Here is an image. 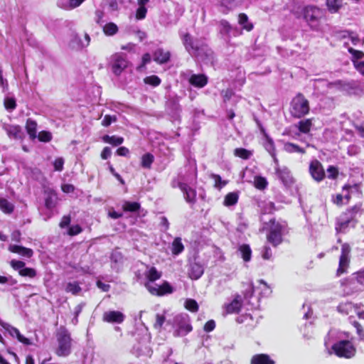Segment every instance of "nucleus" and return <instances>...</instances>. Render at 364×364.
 I'll return each instance as SVG.
<instances>
[{"instance_id":"f257e3e1","label":"nucleus","mask_w":364,"mask_h":364,"mask_svg":"<svg viewBox=\"0 0 364 364\" xmlns=\"http://www.w3.org/2000/svg\"><path fill=\"white\" fill-rule=\"evenodd\" d=\"M362 210V204L357 203L353 206L346 209L336 218L335 230L336 233H346L348 228L351 225L354 228L358 223L356 215Z\"/></svg>"},{"instance_id":"f03ea898","label":"nucleus","mask_w":364,"mask_h":364,"mask_svg":"<svg viewBox=\"0 0 364 364\" xmlns=\"http://www.w3.org/2000/svg\"><path fill=\"white\" fill-rule=\"evenodd\" d=\"M303 18L311 30H317L321 19L325 17V11L318 6L308 5L301 10Z\"/></svg>"},{"instance_id":"7ed1b4c3","label":"nucleus","mask_w":364,"mask_h":364,"mask_svg":"<svg viewBox=\"0 0 364 364\" xmlns=\"http://www.w3.org/2000/svg\"><path fill=\"white\" fill-rule=\"evenodd\" d=\"M310 105L305 96L299 92L290 102L289 112L296 119H301L309 113Z\"/></svg>"},{"instance_id":"20e7f679","label":"nucleus","mask_w":364,"mask_h":364,"mask_svg":"<svg viewBox=\"0 0 364 364\" xmlns=\"http://www.w3.org/2000/svg\"><path fill=\"white\" fill-rule=\"evenodd\" d=\"M265 225L268 227L269 232L267 235V240L274 247H277L283 242L284 226L276 218H271Z\"/></svg>"},{"instance_id":"39448f33","label":"nucleus","mask_w":364,"mask_h":364,"mask_svg":"<svg viewBox=\"0 0 364 364\" xmlns=\"http://www.w3.org/2000/svg\"><path fill=\"white\" fill-rule=\"evenodd\" d=\"M58 347L55 353L58 356H68L71 353V337L65 327H61L56 335Z\"/></svg>"},{"instance_id":"423d86ee","label":"nucleus","mask_w":364,"mask_h":364,"mask_svg":"<svg viewBox=\"0 0 364 364\" xmlns=\"http://www.w3.org/2000/svg\"><path fill=\"white\" fill-rule=\"evenodd\" d=\"M332 350L339 358H351L356 353V348L351 341L342 340L332 346Z\"/></svg>"},{"instance_id":"0eeeda50","label":"nucleus","mask_w":364,"mask_h":364,"mask_svg":"<svg viewBox=\"0 0 364 364\" xmlns=\"http://www.w3.org/2000/svg\"><path fill=\"white\" fill-rule=\"evenodd\" d=\"M350 245L345 242L341 245V255L339 257L338 267L336 269V274L337 277H340L343 274L348 272V269L350 267Z\"/></svg>"},{"instance_id":"6e6552de","label":"nucleus","mask_w":364,"mask_h":364,"mask_svg":"<svg viewBox=\"0 0 364 364\" xmlns=\"http://www.w3.org/2000/svg\"><path fill=\"white\" fill-rule=\"evenodd\" d=\"M112 70L116 75H119L128 66L127 57L124 53H116L111 57Z\"/></svg>"},{"instance_id":"1a4fd4ad","label":"nucleus","mask_w":364,"mask_h":364,"mask_svg":"<svg viewBox=\"0 0 364 364\" xmlns=\"http://www.w3.org/2000/svg\"><path fill=\"white\" fill-rule=\"evenodd\" d=\"M309 171L312 178L318 183L321 182L326 178L324 168L317 159H314L310 162Z\"/></svg>"},{"instance_id":"9d476101","label":"nucleus","mask_w":364,"mask_h":364,"mask_svg":"<svg viewBox=\"0 0 364 364\" xmlns=\"http://www.w3.org/2000/svg\"><path fill=\"white\" fill-rule=\"evenodd\" d=\"M178 186L183 193L185 200L191 205L196 202L197 192L196 189L191 188L188 184L183 182H179Z\"/></svg>"},{"instance_id":"9b49d317","label":"nucleus","mask_w":364,"mask_h":364,"mask_svg":"<svg viewBox=\"0 0 364 364\" xmlns=\"http://www.w3.org/2000/svg\"><path fill=\"white\" fill-rule=\"evenodd\" d=\"M149 292L154 296H162L166 294H169L173 293V289L171 285L166 281H164L161 285L158 287H154L152 286L146 285Z\"/></svg>"},{"instance_id":"f8f14e48","label":"nucleus","mask_w":364,"mask_h":364,"mask_svg":"<svg viewBox=\"0 0 364 364\" xmlns=\"http://www.w3.org/2000/svg\"><path fill=\"white\" fill-rule=\"evenodd\" d=\"M124 318V315L121 311H109L103 314L102 320L107 323H122Z\"/></svg>"},{"instance_id":"ddd939ff","label":"nucleus","mask_w":364,"mask_h":364,"mask_svg":"<svg viewBox=\"0 0 364 364\" xmlns=\"http://www.w3.org/2000/svg\"><path fill=\"white\" fill-rule=\"evenodd\" d=\"M242 299L241 296L237 294L230 303L225 304V309L228 314H239L242 309Z\"/></svg>"},{"instance_id":"4468645a","label":"nucleus","mask_w":364,"mask_h":364,"mask_svg":"<svg viewBox=\"0 0 364 364\" xmlns=\"http://www.w3.org/2000/svg\"><path fill=\"white\" fill-rule=\"evenodd\" d=\"M337 309L341 314L344 315H348L353 312H355L360 318L361 315L364 314V312H358V306L351 301L342 302L338 306Z\"/></svg>"},{"instance_id":"2eb2a0df","label":"nucleus","mask_w":364,"mask_h":364,"mask_svg":"<svg viewBox=\"0 0 364 364\" xmlns=\"http://www.w3.org/2000/svg\"><path fill=\"white\" fill-rule=\"evenodd\" d=\"M45 206L48 210H53L58 203V194L55 191L48 188L44 191Z\"/></svg>"},{"instance_id":"dca6fc26","label":"nucleus","mask_w":364,"mask_h":364,"mask_svg":"<svg viewBox=\"0 0 364 364\" xmlns=\"http://www.w3.org/2000/svg\"><path fill=\"white\" fill-rule=\"evenodd\" d=\"M188 81L191 85L202 88L208 84V79L204 74H193L190 77Z\"/></svg>"},{"instance_id":"f3484780","label":"nucleus","mask_w":364,"mask_h":364,"mask_svg":"<svg viewBox=\"0 0 364 364\" xmlns=\"http://www.w3.org/2000/svg\"><path fill=\"white\" fill-rule=\"evenodd\" d=\"M4 328L9 333L11 336H16L18 341L24 345H31V341L28 338L24 337L16 327L11 326L9 324L3 326Z\"/></svg>"},{"instance_id":"a211bd4d","label":"nucleus","mask_w":364,"mask_h":364,"mask_svg":"<svg viewBox=\"0 0 364 364\" xmlns=\"http://www.w3.org/2000/svg\"><path fill=\"white\" fill-rule=\"evenodd\" d=\"M171 53L163 48L156 49L153 53L154 60L159 64H164L169 61Z\"/></svg>"},{"instance_id":"6ab92c4d","label":"nucleus","mask_w":364,"mask_h":364,"mask_svg":"<svg viewBox=\"0 0 364 364\" xmlns=\"http://www.w3.org/2000/svg\"><path fill=\"white\" fill-rule=\"evenodd\" d=\"M250 364H275V361L268 354L258 353L252 357Z\"/></svg>"},{"instance_id":"aec40b11","label":"nucleus","mask_w":364,"mask_h":364,"mask_svg":"<svg viewBox=\"0 0 364 364\" xmlns=\"http://www.w3.org/2000/svg\"><path fill=\"white\" fill-rule=\"evenodd\" d=\"M204 272V269L202 264L198 262H194L191 264L188 270V276L191 279H198Z\"/></svg>"},{"instance_id":"412c9836","label":"nucleus","mask_w":364,"mask_h":364,"mask_svg":"<svg viewBox=\"0 0 364 364\" xmlns=\"http://www.w3.org/2000/svg\"><path fill=\"white\" fill-rule=\"evenodd\" d=\"M275 173L284 184L287 185L292 182L291 172L287 168L277 167L275 169Z\"/></svg>"},{"instance_id":"4be33fe9","label":"nucleus","mask_w":364,"mask_h":364,"mask_svg":"<svg viewBox=\"0 0 364 364\" xmlns=\"http://www.w3.org/2000/svg\"><path fill=\"white\" fill-rule=\"evenodd\" d=\"M9 250L27 258H31L33 255V250L17 245H10Z\"/></svg>"},{"instance_id":"5701e85b","label":"nucleus","mask_w":364,"mask_h":364,"mask_svg":"<svg viewBox=\"0 0 364 364\" xmlns=\"http://www.w3.org/2000/svg\"><path fill=\"white\" fill-rule=\"evenodd\" d=\"M182 41L186 50L188 52H198L199 47L196 46L190 33H186L182 37Z\"/></svg>"},{"instance_id":"b1692460","label":"nucleus","mask_w":364,"mask_h":364,"mask_svg":"<svg viewBox=\"0 0 364 364\" xmlns=\"http://www.w3.org/2000/svg\"><path fill=\"white\" fill-rule=\"evenodd\" d=\"M264 136L266 139V142L264 145L265 149L273 158L274 162L278 163V160L276 156V148L273 139L267 133H264Z\"/></svg>"},{"instance_id":"393cba45","label":"nucleus","mask_w":364,"mask_h":364,"mask_svg":"<svg viewBox=\"0 0 364 364\" xmlns=\"http://www.w3.org/2000/svg\"><path fill=\"white\" fill-rule=\"evenodd\" d=\"M178 326V329L174 332L175 336H186L193 330L191 324L186 321H181Z\"/></svg>"},{"instance_id":"a878e982","label":"nucleus","mask_w":364,"mask_h":364,"mask_svg":"<svg viewBox=\"0 0 364 364\" xmlns=\"http://www.w3.org/2000/svg\"><path fill=\"white\" fill-rule=\"evenodd\" d=\"M299 131L302 134H308L310 132L313 126L312 119H306L300 120L296 125Z\"/></svg>"},{"instance_id":"bb28decb","label":"nucleus","mask_w":364,"mask_h":364,"mask_svg":"<svg viewBox=\"0 0 364 364\" xmlns=\"http://www.w3.org/2000/svg\"><path fill=\"white\" fill-rule=\"evenodd\" d=\"M102 140L103 141V142L109 144L113 146H119L124 141L122 136H119L116 135L109 136L107 134L102 136Z\"/></svg>"},{"instance_id":"cd10ccee","label":"nucleus","mask_w":364,"mask_h":364,"mask_svg":"<svg viewBox=\"0 0 364 364\" xmlns=\"http://www.w3.org/2000/svg\"><path fill=\"white\" fill-rule=\"evenodd\" d=\"M26 130L30 138L34 139L37 135V123L35 120L28 118L26 123Z\"/></svg>"},{"instance_id":"c85d7f7f","label":"nucleus","mask_w":364,"mask_h":364,"mask_svg":"<svg viewBox=\"0 0 364 364\" xmlns=\"http://www.w3.org/2000/svg\"><path fill=\"white\" fill-rule=\"evenodd\" d=\"M343 0H326V6L328 11L331 14L338 12L343 6Z\"/></svg>"},{"instance_id":"c756f323","label":"nucleus","mask_w":364,"mask_h":364,"mask_svg":"<svg viewBox=\"0 0 364 364\" xmlns=\"http://www.w3.org/2000/svg\"><path fill=\"white\" fill-rule=\"evenodd\" d=\"M238 23L242 26V28L247 31H251L253 29V24L248 21L247 14L241 13L238 15Z\"/></svg>"},{"instance_id":"7c9ffc66","label":"nucleus","mask_w":364,"mask_h":364,"mask_svg":"<svg viewBox=\"0 0 364 364\" xmlns=\"http://www.w3.org/2000/svg\"><path fill=\"white\" fill-rule=\"evenodd\" d=\"M154 161V156L151 153H146L141 158V166L142 168L149 169Z\"/></svg>"},{"instance_id":"2f4dec72","label":"nucleus","mask_w":364,"mask_h":364,"mask_svg":"<svg viewBox=\"0 0 364 364\" xmlns=\"http://www.w3.org/2000/svg\"><path fill=\"white\" fill-rule=\"evenodd\" d=\"M239 195L236 192L228 193L224 199L223 204L225 206H232L235 205L238 202Z\"/></svg>"},{"instance_id":"473e14b6","label":"nucleus","mask_w":364,"mask_h":364,"mask_svg":"<svg viewBox=\"0 0 364 364\" xmlns=\"http://www.w3.org/2000/svg\"><path fill=\"white\" fill-rule=\"evenodd\" d=\"M141 208V205L138 202L124 201L122 205V210L124 212L135 213Z\"/></svg>"},{"instance_id":"72a5a7b5","label":"nucleus","mask_w":364,"mask_h":364,"mask_svg":"<svg viewBox=\"0 0 364 364\" xmlns=\"http://www.w3.org/2000/svg\"><path fill=\"white\" fill-rule=\"evenodd\" d=\"M242 258L245 262H249L252 257V250L249 245L243 244L239 247Z\"/></svg>"},{"instance_id":"f704fd0d","label":"nucleus","mask_w":364,"mask_h":364,"mask_svg":"<svg viewBox=\"0 0 364 364\" xmlns=\"http://www.w3.org/2000/svg\"><path fill=\"white\" fill-rule=\"evenodd\" d=\"M161 272H159L155 267H151L146 273V279L151 282H154L159 279L161 277Z\"/></svg>"},{"instance_id":"c9c22d12","label":"nucleus","mask_w":364,"mask_h":364,"mask_svg":"<svg viewBox=\"0 0 364 364\" xmlns=\"http://www.w3.org/2000/svg\"><path fill=\"white\" fill-rule=\"evenodd\" d=\"M284 150L288 153L297 152L301 154L306 153V151L304 148H301L299 145L291 142H287L284 144Z\"/></svg>"},{"instance_id":"e433bc0d","label":"nucleus","mask_w":364,"mask_h":364,"mask_svg":"<svg viewBox=\"0 0 364 364\" xmlns=\"http://www.w3.org/2000/svg\"><path fill=\"white\" fill-rule=\"evenodd\" d=\"M0 209L6 214L11 213L14 210V205L10 203L7 199L0 198Z\"/></svg>"},{"instance_id":"4c0bfd02","label":"nucleus","mask_w":364,"mask_h":364,"mask_svg":"<svg viewBox=\"0 0 364 364\" xmlns=\"http://www.w3.org/2000/svg\"><path fill=\"white\" fill-rule=\"evenodd\" d=\"M118 26L112 22L106 23L103 27L104 33L108 36H114L118 32Z\"/></svg>"},{"instance_id":"58836bf2","label":"nucleus","mask_w":364,"mask_h":364,"mask_svg":"<svg viewBox=\"0 0 364 364\" xmlns=\"http://www.w3.org/2000/svg\"><path fill=\"white\" fill-rule=\"evenodd\" d=\"M65 291L73 295H77L82 291V288L77 282H68L65 287Z\"/></svg>"},{"instance_id":"ea45409f","label":"nucleus","mask_w":364,"mask_h":364,"mask_svg":"<svg viewBox=\"0 0 364 364\" xmlns=\"http://www.w3.org/2000/svg\"><path fill=\"white\" fill-rule=\"evenodd\" d=\"M234 154L237 157L247 160L250 158L252 154L251 151H249L245 148H237L234 150Z\"/></svg>"},{"instance_id":"a19ab883","label":"nucleus","mask_w":364,"mask_h":364,"mask_svg":"<svg viewBox=\"0 0 364 364\" xmlns=\"http://www.w3.org/2000/svg\"><path fill=\"white\" fill-rule=\"evenodd\" d=\"M348 51L352 55L351 61L354 65V62L360 63L359 60L364 58V53L361 50H355L353 48H348Z\"/></svg>"},{"instance_id":"79ce46f5","label":"nucleus","mask_w":364,"mask_h":364,"mask_svg":"<svg viewBox=\"0 0 364 364\" xmlns=\"http://www.w3.org/2000/svg\"><path fill=\"white\" fill-rule=\"evenodd\" d=\"M184 250L183 245L181 242V240L179 237H176L174 239L172 243V253L173 255H178L181 253Z\"/></svg>"},{"instance_id":"37998d69","label":"nucleus","mask_w":364,"mask_h":364,"mask_svg":"<svg viewBox=\"0 0 364 364\" xmlns=\"http://www.w3.org/2000/svg\"><path fill=\"white\" fill-rule=\"evenodd\" d=\"M144 82L145 84L151 85L153 87H157L161 84V80L157 75H153L146 77L144 79Z\"/></svg>"},{"instance_id":"c03bdc74","label":"nucleus","mask_w":364,"mask_h":364,"mask_svg":"<svg viewBox=\"0 0 364 364\" xmlns=\"http://www.w3.org/2000/svg\"><path fill=\"white\" fill-rule=\"evenodd\" d=\"M185 308L189 311L195 313L198 311L199 306L195 299H188L185 302Z\"/></svg>"},{"instance_id":"a18cd8bd","label":"nucleus","mask_w":364,"mask_h":364,"mask_svg":"<svg viewBox=\"0 0 364 364\" xmlns=\"http://www.w3.org/2000/svg\"><path fill=\"white\" fill-rule=\"evenodd\" d=\"M18 274L21 277L34 278L37 273L35 269L31 267H24L18 272Z\"/></svg>"},{"instance_id":"49530a36","label":"nucleus","mask_w":364,"mask_h":364,"mask_svg":"<svg viewBox=\"0 0 364 364\" xmlns=\"http://www.w3.org/2000/svg\"><path fill=\"white\" fill-rule=\"evenodd\" d=\"M166 321V316L164 314H157L156 315V321L153 324L154 329L158 330L159 332L161 331L162 326Z\"/></svg>"},{"instance_id":"de8ad7c7","label":"nucleus","mask_w":364,"mask_h":364,"mask_svg":"<svg viewBox=\"0 0 364 364\" xmlns=\"http://www.w3.org/2000/svg\"><path fill=\"white\" fill-rule=\"evenodd\" d=\"M254 183L255 187L259 190H264L268 184L266 178L259 176L255 178Z\"/></svg>"},{"instance_id":"09e8293b","label":"nucleus","mask_w":364,"mask_h":364,"mask_svg":"<svg viewBox=\"0 0 364 364\" xmlns=\"http://www.w3.org/2000/svg\"><path fill=\"white\" fill-rule=\"evenodd\" d=\"M210 178L215 181L214 186L217 188L220 189L228 183L227 181H223L220 176L218 174L212 173Z\"/></svg>"},{"instance_id":"8fccbe9b","label":"nucleus","mask_w":364,"mask_h":364,"mask_svg":"<svg viewBox=\"0 0 364 364\" xmlns=\"http://www.w3.org/2000/svg\"><path fill=\"white\" fill-rule=\"evenodd\" d=\"M328 176L329 179L336 180L339 175L338 168L334 166H329L327 168Z\"/></svg>"},{"instance_id":"3c124183","label":"nucleus","mask_w":364,"mask_h":364,"mask_svg":"<svg viewBox=\"0 0 364 364\" xmlns=\"http://www.w3.org/2000/svg\"><path fill=\"white\" fill-rule=\"evenodd\" d=\"M4 105L7 110H14L16 108V100L13 97H6L4 100Z\"/></svg>"},{"instance_id":"603ef678","label":"nucleus","mask_w":364,"mask_h":364,"mask_svg":"<svg viewBox=\"0 0 364 364\" xmlns=\"http://www.w3.org/2000/svg\"><path fill=\"white\" fill-rule=\"evenodd\" d=\"M117 118L116 115L106 114L102 121L101 122L102 126L105 127H109L112 122H117Z\"/></svg>"},{"instance_id":"864d4df0","label":"nucleus","mask_w":364,"mask_h":364,"mask_svg":"<svg viewBox=\"0 0 364 364\" xmlns=\"http://www.w3.org/2000/svg\"><path fill=\"white\" fill-rule=\"evenodd\" d=\"M38 139L42 142H49L52 139V134L48 131H41L38 134Z\"/></svg>"},{"instance_id":"5fc2aeb1","label":"nucleus","mask_w":364,"mask_h":364,"mask_svg":"<svg viewBox=\"0 0 364 364\" xmlns=\"http://www.w3.org/2000/svg\"><path fill=\"white\" fill-rule=\"evenodd\" d=\"M147 14V9L146 6H139L136 11L135 18L137 20H142L146 18Z\"/></svg>"},{"instance_id":"6e6d98bb","label":"nucleus","mask_w":364,"mask_h":364,"mask_svg":"<svg viewBox=\"0 0 364 364\" xmlns=\"http://www.w3.org/2000/svg\"><path fill=\"white\" fill-rule=\"evenodd\" d=\"M353 276L359 284L364 286V268L353 273Z\"/></svg>"},{"instance_id":"4d7b16f0","label":"nucleus","mask_w":364,"mask_h":364,"mask_svg":"<svg viewBox=\"0 0 364 364\" xmlns=\"http://www.w3.org/2000/svg\"><path fill=\"white\" fill-rule=\"evenodd\" d=\"M221 95L224 102L229 101L231 97L235 95L232 89L228 88L221 91Z\"/></svg>"},{"instance_id":"13d9d810","label":"nucleus","mask_w":364,"mask_h":364,"mask_svg":"<svg viewBox=\"0 0 364 364\" xmlns=\"http://www.w3.org/2000/svg\"><path fill=\"white\" fill-rule=\"evenodd\" d=\"M351 323L352 325L356 328V332L360 339L364 341V331L361 325L356 321H353Z\"/></svg>"},{"instance_id":"bf43d9fd","label":"nucleus","mask_w":364,"mask_h":364,"mask_svg":"<svg viewBox=\"0 0 364 364\" xmlns=\"http://www.w3.org/2000/svg\"><path fill=\"white\" fill-rule=\"evenodd\" d=\"M82 232V228L79 225L70 226L68 229V234L70 236L77 235Z\"/></svg>"},{"instance_id":"052dcab7","label":"nucleus","mask_w":364,"mask_h":364,"mask_svg":"<svg viewBox=\"0 0 364 364\" xmlns=\"http://www.w3.org/2000/svg\"><path fill=\"white\" fill-rule=\"evenodd\" d=\"M10 264L14 270H18L19 272L20 269L25 267L26 263L21 260L13 259L11 261Z\"/></svg>"},{"instance_id":"680f3d73","label":"nucleus","mask_w":364,"mask_h":364,"mask_svg":"<svg viewBox=\"0 0 364 364\" xmlns=\"http://www.w3.org/2000/svg\"><path fill=\"white\" fill-rule=\"evenodd\" d=\"M262 257L265 260H269L272 257V252L271 248L269 246H264Z\"/></svg>"},{"instance_id":"e2e57ef3","label":"nucleus","mask_w":364,"mask_h":364,"mask_svg":"<svg viewBox=\"0 0 364 364\" xmlns=\"http://www.w3.org/2000/svg\"><path fill=\"white\" fill-rule=\"evenodd\" d=\"M64 160L62 158L56 159L53 162L54 169L57 171H61L63 169Z\"/></svg>"},{"instance_id":"0e129e2a","label":"nucleus","mask_w":364,"mask_h":364,"mask_svg":"<svg viewBox=\"0 0 364 364\" xmlns=\"http://www.w3.org/2000/svg\"><path fill=\"white\" fill-rule=\"evenodd\" d=\"M215 328V322L213 320H209L208 321L203 327V330L205 332H210L213 331Z\"/></svg>"},{"instance_id":"69168bd1","label":"nucleus","mask_w":364,"mask_h":364,"mask_svg":"<svg viewBox=\"0 0 364 364\" xmlns=\"http://www.w3.org/2000/svg\"><path fill=\"white\" fill-rule=\"evenodd\" d=\"M71 222V218L70 215H64L61 221L59 223V226L60 228H65V227H68Z\"/></svg>"},{"instance_id":"338daca9","label":"nucleus","mask_w":364,"mask_h":364,"mask_svg":"<svg viewBox=\"0 0 364 364\" xmlns=\"http://www.w3.org/2000/svg\"><path fill=\"white\" fill-rule=\"evenodd\" d=\"M111 154H112L111 149L109 146H105L103 148L102 151H101L100 157L102 159L106 160L111 156Z\"/></svg>"},{"instance_id":"774afa93","label":"nucleus","mask_w":364,"mask_h":364,"mask_svg":"<svg viewBox=\"0 0 364 364\" xmlns=\"http://www.w3.org/2000/svg\"><path fill=\"white\" fill-rule=\"evenodd\" d=\"M355 69L363 76H364V60L360 63L354 62Z\"/></svg>"}]
</instances>
